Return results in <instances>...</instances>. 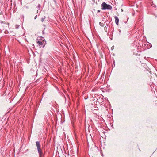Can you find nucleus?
<instances>
[{
    "instance_id": "nucleus-1",
    "label": "nucleus",
    "mask_w": 157,
    "mask_h": 157,
    "mask_svg": "<svg viewBox=\"0 0 157 157\" xmlns=\"http://www.w3.org/2000/svg\"><path fill=\"white\" fill-rule=\"evenodd\" d=\"M36 42L40 48H44L46 44V41L44 38L42 36L38 37L36 39Z\"/></svg>"
},
{
    "instance_id": "nucleus-2",
    "label": "nucleus",
    "mask_w": 157,
    "mask_h": 157,
    "mask_svg": "<svg viewBox=\"0 0 157 157\" xmlns=\"http://www.w3.org/2000/svg\"><path fill=\"white\" fill-rule=\"evenodd\" d=\"M37 150L39 154V157H43L44 155L41 149L40 148V144L39 141L36 142Z\"/></svg>"
},
{
    "instance_id": "nucleus-3",
    "label": "nucleus",
    "mask_w": 157,
    "mask_h": 157,
    "mask_svg": "<svg viewBox=\"0 0 157 157\" xmlns=\"http://www.w3.org/2000/svg\"><path fill=\"white\" fill-rule=\"evenodd\" d=\"M101 6L102 10H111L112 9V7L110 5L107 4L104 2L102 3Z\"/></svg>"
},
{
    "instance_id": "nucleus-4",
    "label": "nucleus",
    "mask_w": 157,
    "mask_h": 157,
    "mask_svg": "<svg viewBox=\"0 0 157 157\" xmlns=\"http://www.w3.org/2000/svg\"><path fill=\"white\" fill-rule=\"evenodd\" d=\"M115 20L116 23L117 25H118L119 19L117 16H115Z\"/></svg>"
},
{
    "instance_id": "nucleus-5",
    "label": "nucleus",
    "mask_w": 157,
    "mask_h": 157,
    "mask_svg": "<svg viewBox=\"0 0 157 157\" xmlns=\"http://www.w3.org/2000/svg\"><path fill=\"white\" fill-rule=\"evenodd\" d=\"M102 21L104 22H100L99 23V25L102 27H103L104 26V24L105 23V20L104 21V20H103Z\"/></svg>"
},
{
    "instance_id": "nucleus-6",
    "label": "nucleus",
    "mask_w": 157,
    "mask_h": 157,
    "mask_svg": "<svg viewBox=\"0 0 157 157\" xmlns=\"http://www.w3.org/2000/svg\"><path fill=\"white\" fill-rule=\"evenodd\" d=\"M104 30L106 32H107V29L106 26H105L104 27Z\"/></svg>"
},
{
    "instance_id": "nucleus-7",
    "label": "nucleus",
    "mask_w": 157,
    "mask_h": 157,
    "mask_svg": "<svg viewBox=\"0 0 157 157\" xmlns=\"http://www.w3.org/2000/svg\"><path fill=\"white\" fill-rule=\"evenodd\" d=\"M45 17H44V18H42L41 19V21L42 22H43L44 21V19H45Z\"/></svg>"
},
{
    "instance_id": "nucleus-8",
    "label": "nucleus",
    "mask_w": 157,
    "mask_h": 157,
    "mask_svg": "<svg viewBox=\"0 0 157 157\" xmlns=\"http://www.w3.org/2000/svg\"><path fill=\"white\" fill-rule=\"evenodd\" d=\"M19 26L18 25H16L15 27L16 28H18L19 27Z\"/></svg>"
},
{
    "instance_id": "nucleus-9",
    "label": "nucleus",
    "mask_w": 157,
    "mask_h": 157,
    "mask_svg": "<svg viewBox=\"0 0 157 157\" xmlns=\"http://www.w3.org/2000/svg\"><path fill=\"white\" fill-rule=\"evenodd\" d=\"M40 7V4H39L37 6V7L39 8Z\"/></svg>"
},
{
    "instance_id": "nucleus-10",
    "label": "nucleus",
    "mask_w": 157,
    "mask_h": 157,
    "mask_svg": "<svg viewBox=\"0 0 157 157\" xmlns=\"http://www.w3.org/2000/svg\"><path fill=\"white\" fill-rule=\"evenodd\" d=\"M114 46H113L112 48H111V49L112 50H113V48H114Z\"/></svg>"
},
{
    "instance_id": "nucleus-11",
    "label": "nucleus",
    "mask_w": 157,
    "mask_h": 157,
    "mask_svg": "<svg viewBox=\"0 0 157 157\" xmlns=\"http://www.w3.org/2000/svg\"><path fill=\"white\" fill-rule=\"evenodd\" d=\"M100 12V10H98V12Z\"/></svg>"
},
{
    "instance_id": "nucleus-12",
    "label": "nucleus",
    "mask_w": 157,
    "mask_h": 157,
    "mask_svg": "<svg viewBox=\"0 0 157 157\" xmlns=\"http://www.w3.org/2000/svg\"><path fill=\"white\" fill-rule=\"evenodd\" d=\"M36 16H35V18H34V19H36Z\"/></svg>"
}]
</instances>
